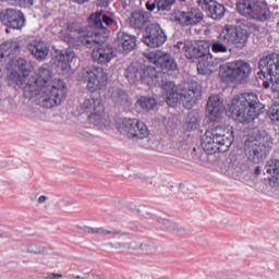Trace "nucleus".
<instances>
[{"mask_svg":"<svg viewBox=\"0 0 279 279\" xmlns=\"http://www.w3.org/2000/svg\"><path fill=\"white\" fill-rule=\"evenodd\" d=\"M19 72H12L9 77L20 88L24 89V96L28 99L37 97V104L43 108H53L65 101L68 86L62 80H53L49 69L39 68L35 73L32 62L19 59L15 63Z\"/></svg>","mask_w":279,"mask_h":279,"instance_id":"nucleus-1","label":"nucleus"},{"mask_svg":"<svg viewBox=\"0 0 279 279\" xmlns=\"http://www.w3.org/2000/svg\"><path fill=\"white\" fill-rule=\"evenodd\" d=\"M262 106L257 94L242 93L231 100L227 116L240 123H250L259 117Z\"/></svg>","mask_w":279,"mask_h":279,"instance_id":"nucleus-2","label":"nucleus"},{"mask_svg":"<svg viewBox=\"0 0 279 279\" xmlns=\"http://www.w3.org/2000/svg\"><path fill=\"white\" fill-rule=\"evenodd\" d=\"M162 95L170 107L182 102L186 108H191L202 97V86L197 82H190L179 94L178 87L172 82H168L162 86Z\"/></svg>","mask_w":279,"mask_h":279,"instance_id":"nucleus-3","label":"nucleus"},{"mask_svg":"<svg viewBox=\"0 0 279 279\" xmlns=\"http://www.w3.org/2000/svg\"><path fill=\"white\" fill-rule=\"evenodd\" d=\"M248 37L250 35L246 29L236 25L227 24L218 33V39H213L210 48L214 53H227L228 46L226 44L242 49L246 46Z\"/></svg>","mask_w":279,"mask_h":279,"instance_id":"nucleus-4","label":"nucleus"},{"mask_svg":"<svg viewBox=\"0 0 279 279\" xmlns=\"http://www.w3.org/2000/svg\"><path fill=\"white\" fill-rule=\"evenodd\" d=\"M232 143L230 141H204L201 144L204 150L201 147H194L191 155L196 163L207 166L211 162L213 155L228 153Z\"/></svg>","mask_w":279,"mask_h":279,"instance_id":"nucleus-5","label":"nucleus"},{"mask_svg":"<svg viewBox=\"0 0 279 279\" xmlns=\"http://www.w3.org/2000/svg\"><path fill=\"white\" fill-rule=\"evenodd\" d=\"M81 109L83 112L89 113V123L99 128H106L110 125L109 116L106 113V108L100 96L85 99L81 104Z\"/></svg>","mask_w":279,"mask_h":279,"instance_id":"nucleus-6","label":"nucleus"},{"mask_svg":"<svg viewBox=\"0 0 279 279\" xmlns=\"http://www.w3.org/2000/svg\"><path fill=\"white\" fill-rule=\"evenodd\" d=\"M258 68L260 73L258 77L263 81L262 86L265 89L270 87V83L272 85L279 84V54L271 53L258 62Z\"/></svg>","mask_w":279,"mask_h":279,"instance_id":"nucleus-7","label":"nucleus"},{"mask_svg":"<svg viewBox=\"0 0 279 279\" xmlns=\"http://www.w3.org/2000/svg\"><path fill=\"white\" fill-rule=\"evenodd\" d=\"M118 131L125 138H135L136 141H143L149 136V130L145 122L136 118L121 119L118 123Z\"/></svg>","mask_w":279,"mask_h":279,"instance_id":"nucleus-8","label":"nucleus"},{"mask_svg":"<svg viewBox=\"0 0 279 279\" xmlns=\"http://www.w3.org/2000/svg\"><path fill=\"white\" fill-rule=\"evenodd\" d=\"M178 48L183 50L186 59L193 62L207 58L210 54V41H179Z\"/></svg>","mask_w":279,"mask_h":279,"instance_id":"nucleus-9","label":"nucleus"},{"mask_svg":"<svg viewBox=\"0 0 279 279\" xmlns=\"http://www.w3.org/2000/svg\"><path fill=\"white\" fill-rule=\"evenodd\" d=\"M66 31L77 33L78 41L87 48H92L100 41L98 31L94 29L92 25L81 26L78 22H69L66 23Z\"/></svg>","mask_w":279,"mask_h":279,"instance_id":"nucleus-10","label":"nucleus"},{"mask_svg":"<svg viewBox=\"0 0 279 279\" xmlns=\"http://www.w3.org/2000/svg\"><path fill=\"white\" fill-rule=\"evenodd\" d=\"M88 23L90 24V27L93 28V31H96L97 33H99L98 35L99 41H96L95 45H100L101 43H105L108 39L110 34V31L106 26L113 25L114 20L109 15H106V14L102 15V12L98 11V12L92 13L88 16Z\"/></svg>","mask_w":279,"mask_h":279,"instance_id":"nucleus-11","label":"nucleus"},{"mask_svg":"<svg viewBox=\"0 0 279 279\" xmlns=\"http://www.w3.org/2000/svg\"><path fill=\"white\" fill-rule=\"evenodd\" d=\"M161 73L157 72L155 68L148 66L142 71H137L134 68H129L126 70V78L130 83L134 84L141 81L144 84L150 86H156L158 83V77Z\"/></svg>","mask_w":279,"mask_h":279,"instance_id":"nucleus-12","label":"nucleus"},{"mask_svg":"<svg viewBox=\"0 0 279 279\" xmlns=\"http://www.w3.org/2000/svg\"><path fill=\"white\" fill-rule=\"evenodd\" d=\"M87 89L92 93L105 88L108 84V73L102 68H94L83 73Z\"/></svg>","mask_w":279,"mask_h":279,"instance_id":"nucleus-13","label":"nucleus"},{"mask_svg":"<svg viewBox=\"0 0 279 279\" xmlns=\"http://www.w3.org/2000/svg\"><path fill=\"white\" fill-rule=\"evenodd\" d=\"M144 57L149 63H153L162 71L174 72L178 70L175 60L169 53L161 52V50H151L145 53Z\"/></svg>","mask_w":279,"mask_h":279,"instance_id":"nucleus-14","label":"nucleus"},{"mask_svg":"<svg viewBox=\"0 0 279 279\" xmlns=\"http://www.w3.org/2000/svg\"><path fill=\"white\" fill-rule=\"evenodd\" d=\"M270 151V146L263 144L262 142L255 143L254 141H245L244 142V154L247 157V160L259 165L264 161V158L267 157V155Z\"/></svg>","mask_w":279,"mask_h":279,"instance_id":"nucleus-15","label":"nucleus"},{"mask_svg":"<svg viewBox=\"0 0 279 279\" xmlns=\"http://www.w3.org/2000/svg\"><path fill=\"white\" fill-rule=\"evenodd\" d=\"M204 19V14L199 9L193 8L190 11H174L171 20L181 26H195Z\"/></svg>","mask_w":279,"mask_h":279,"instance_id":"nucleus-16","label":"nucleus"},{"mask_svg":"<svg viewBox=\"0 0 279 279\" xmlns=\"http://www.w3.org/2000/svg\"><path fill=\"white\" fill-rule=\"evenodd\" d=\"M1 22L13 29L21 31L25 26V15L21 10L9 8L0 13Z\"/></svg>","mask_w":279,"mask_h":279,"instance_id":"nucleus-17","label":"nucleus"},{"mask_svg":"<svg viewBox=\"0 0 279 279\" xmlns=\"http://www.w3.org/2000/svg\"><path fill=\"white\" fill-rule=\"evenodd\" d=\"M166 40L167 37L163 31L157 25L149 26L146 35L143 37V43L150 48H158L162 46Z\"/></svg>","mask_w":279,"mask_h":279,"instance_id":"nucleus-18","label":"nucleus"},{"mask_svg":"<svg viewBox=\"0 0 279 279\" xmlns=\"http://www.w3.org/2000/svg\"><path fill=\"white\" fill-rule=\"evenodd\" d=\"M197 5L201 10L208 12L213 20L219 21L225 16V5L216 0H197Z\"/></svg>","mask_w":279,"mask_h":279,"instance_id":"nucleus-19","label":"nucleus"},{"mask_svg":"<svg viewBox=\"0 0 279 279\" xmlns=\"http://www.w3.org/2000/svg\"><path fill=\"white\" fill-rule=\"evenodd\" d=\"M26 48L28 49V52H31V56L37 61H45L50 52L48 44L43 41V39H33V41H28Z\"/></svg>","mask_w":279,"mask_h":279,"instance_id":"nucleus-20","label":"nucleus"},{"mask_svg":"<svg viewBox=\"0 0 279 279\" xmlns=\"http://www.w3.org/2000/svg\"><path fill=\"white\" fill-rule=\"evenodd\" d=\"M114 50L111 46H98L92 52V59L98 64H108L114 59Z\"/></svg>","mask_w":279,"mask_h":279,"instance_id":"nucleus-21","label":"nucleus"},{"mask_svg":"<svg viewBox=\"0 0 279 279\" xmlns=\"http://www.w3.org/2000/svg\"><path fill=\"white\" fill-rule=\"evenodd\" d=\"M207 113L211 121H218L223 113V102L218 95L209 97L207 102Z\"/></svg>","mask_w":279,"mask_h":279,"instance_id":"nucleus-22","label":"nucleus"},{"mask_svg":"<svg viewBox=\"0 0 279 279\" xmlns=\"http://www.w3.org/2000/svg\"><path fill=\"white\" fill-rule=\"evenodd\" d=\"M75 58V53L73 50H59L57 52V66L60 69L62 74H66L71 71V63Z\"/></svg>","mask_w":279,"mask_h":279,"instance_id":"nucleus-23","label":"nucleus"},{"mask_svg":"<svg viewBox=\"0 0 279 279\" xmlns=\"http://www.w3.org/2000/svg\"><path fill=\"white\" fill-rule=\"evenodd\" d=\"M205 136L207 141H234V130L233 128H215L211 130H207Z\"/></svg>","mask_w":279,"mask_h":279,"instance_id":"nucleus-24","label":"nucleus"},{"mask_svg":"<svg viewBox=\"0 0 279 279\" xmlns=\"http://www.w3.org/2000/svg\"><path fill=\"white\" fill-rule=\"evenodd\" d=\"M117 40L118 47L122 51L131 52L136 48V37L134 35H129V33H118Z\"/></svg>","mask_w":279,"mask_h":279,"instance_id":"nucleus-25","label":"nucleus"},{"mask_svg":"<svg viewBox=\"0 0 279 279\" xmlns=\"http://www.w3.org/2000/svg\"><path fill=\"white\" fill-rule=\"evenodd\" d=\"M256 4V0H239L236 2V12L244 17L251 19Z\"/></svg>","mask_w":279,"mask_h":279,"instance_id":"nucleus-26","label":"nucleus"},{"mask_svg":"<svg viewBox=\"0 0 279 279\" xmlns=\"http://www.w3.org/2000/svg\"><path fill=\"white\" fill-rule=\"evenodd\" d=\"M148 22V14L144 11H135L129 17V23L133 28L143 29Z\"/></svg>","mask_w":279,"mask_h":279,"instance_id":"nucleus-27","label":"nucleus"},{"mask_svg":"<svg viewBox=\"0 0 279 279\" xmlns=\"http://www.w3.org/2000/svg\"><path fill=\"white\" fill-rule=\"evenodd\" d=\"M271 12L267 4H260L259 2L256 3L251 20H255L258 22H266L270 20Z\"/></svg>","mask_w":279,"mask_h":279,"instance_id":"nucleus-28","label":"nucleus"},{"mask_svg":"<svg viewBox=\"0 0 279 279\" xmlns=\"http://www.w3.org/2000/svg\"><path fill=\"white\" fill-rule=\"evenodd\" d=\"M231 63L233 65V71L235 73L236 80L246 78L252 73L251 65L245 61L236 60Z\"/></svg>","mask_w":279,"mask_h":279,"instance_id":"nucleus-29","label":"nucleus"},{"mask_svg":"<svg viewBox=\"0 0 279 279\" xmlns=\"http://www.w3.org/2000/svg\"><path fill=\"white\" fill-rule=\"evenodd\" d=\"M218 76H220V81H222L225 83H232V82L236 81V74L234 72V66H233L232 62H229V63L220 66Z\"/></svg>","mask_w":279,"mask_h":279,"instance_id":"nucleus-30","label":"nucleus"},{"mask_svg":"<svg viewBox=\"0 0 279 279\" xmlns=\"http://www.w3.org/2000/svg\"><path fill=\"white\" fill-rule=\"evenodd\" d=\"M111 99L118 106H123L124 108H130L132 106V99L123 90H116L111 95Z\"/></svg>","mask_w":279,"mask_h":279,"instance_id":"nucleus-31","label":"nucleus"},{"mask_svg":"<svg viewBox=\"0 0 279 279\" xmlns=\"http://www.w3.org/2000/svg\"><path fill=\"white\" fill-rule=\"evenodd\" d=\"M197 70L202 75H210L218 70V66L213 61L202 59L198 61Z\"/></svg>","mask_w":279,"mask_h":279,"instance_id":"nucleus-32","label":"nucleus"},{"mask_svg":"<svg viewBox=\"0 0 279 279\" xmlns=\"http://www.w3.org/2000/svg\"><path fill=\"white\" fill-rule=\"evenodd\" d=\"M20 48L17 41H4L0 46V60L10 57Z\"/></svg>","mask_w":279,"mask_h":279,"instance_id":"nucleus-33","label":"nucleus"},{"mask_svg":"<svg viewBox=\"0 0 279 279\" xmlns=\"http://www.w3.org/2000/svg\"><path fill=\"white\" fill-rule=\"evenodd\" d=\"M136 106H138L142 110L149 111L157 106V101L155 98L142 96L136 101Z\"/></svg>","mask_w":279,"mask_h":279,"instance_id":"nucleus-34","label":"nucleus"},{"mask_svg":"<svg viewBox=\"0 0 279 279\" xmlns=\"http://www.w3.org/2000/svg\"><path fill=\"white\" fill-rule=\"evenodd\" d=\"M265 171L274 180H278L279 179V161L274 159L268 160L265 166Z\"/></svg>","mask_w":279,"mask_h":279,"instance_id":"nucleus-35","label":"nucleus"},{"mask_svg":"<svg viewBox=\"0 0 279 279\" xmlns=\"http://www.w3.org/2000/svg\"><path fill=\"white\" fill-rule=\"evenodd\" d=\"M158 11H168L172 5H174V0H155Z\"/></svg>","mask_w":279,"mask_h":279,"instance_id":"nucleus-36","label":"nucleus"},{"mask_svg":"<svg viewBox=\"0 0 279 279\" xmlns=\"http://www.w3.org/2000/svg\"><path fill=\"white\" fill-rule=\"evenodd\" d=\"M199 125V119L194 113H190L187 118V130H196Z\"/></svg>","mask_w":279,"mask_h":279,"instance_id":"nucleus-37","label":"nucleus"},{"mask_svg":"<svg viewBox=\"0 0 279 279\" xmlns=\"http://www.w3.org/2000/svg\"><path fill=\"white\" fill-rule=\"evenodd\" d=\"M271 121H279V104H274L267 111Z\"/></svg>","mask_w":279,"mask_h":279,"instance_id":"nucleus-38","label":"nucleus"},{"mask_svg":"<svg viewBox=\"0 0 279 279\" xmlns=\"http://www.w3.org/2000/svg\"><path fill=\"white\" fill-rule=\"evenodd\" d=\"M15 2L22 9H28L34 5V0H15Z\"/></svg>","mask_w":279,"mask_h":279,"instance_id":"nucleus-39","label":"nucleus"},{"mask_svg":"<svg viewBox=\"0 0 279 279\" xmlns=\"http://www.w3.org/2000/svg\"><path fill=\"white\" fill-rule=\"evenodd\" d=\"M96 234H102V235H108V234H114V235H120V231H107L104 227L96 228Z\"/></svg>","mask_w":279,"mask_h":279,"instance_id":"nucleus-40","label":"nucleus"},{"mask_svg":"<svg viewBox=\"0 0 279 279\" xmlns=\"http://www.w3.org/2000/svg\"><path fill=\"white\" fill-rule=\"evenodd\" d=\"M63 41L69 44L70 46H75L76 44L75 37H72L70 33H68L66 35H63Z\"/></svg>","mask_w":279,"mask_h":279,"instance_id":"nucleus-41","label":"nucleus"},{"mask_svg":"<svg viewBox=\"0 0 279 279\" xmlns=\"http://www.w3.org/2000/svg\"><path fill=\"white\" fill-rule=\"evenodd\" d=\"M156 4L155 2H151L150 0H148L145 4L146 9L148 12H153L156 9Z\"/></svg>","mask_w":279,"mask_h":279,"instance_id":"nucleus-42","label":"nucleus"},{"mask_svg":"<svg viewBox=\"0 0 279 279\" xmlns=\"http://www.w3.org/2000/svg\"><path fill=\"white\" fill-rule=\"evenodd\" d=\"M82 230L86 233H89V234H96V231H97V228H93V227H83Z\"/></svg>","mask_w":279,"mask_h":279,"instance_id":"nucleus-43","label":"nucleus"},{"mask_svg":"<svg viewBox=\"0 0 279 279\" xmlns=\"http://www.w3.org/2000/svg\"><path fill=\"white\" fill-rule=\"evenodd\" d=\"M61 278H63L62 274H50L47 277V279H61Z\"/></svg>","mask_w":279,"mask_h":279,"instance_id":"nucleus-44","label":"nucleus"},{"mask_svg":"<svg viewBox=\"0 0 279 279\" xmlns=\"http://www.w3.org/2000/svg\"><path fill=\"white\" fill-rule=\"evenodd\" d=\"M272 93L277 94V97L279 98V84L271 85Z\"/></svg>","mask_w":279,"mask_h":279,"instance_id":"nucleus-45","label":"nucleus"},{"mask_svg":"<svg viewBox=\"0 0 279 279\" xmlns=\"http://www.w3.org/2000/svg\"><path fill=\"white\" fill-rule=\"evenodd\" d=\"M98 5L101 8H106L109 5V2H108V0H99Z\"/></svg>","mask_w":279,"mask_h":279,"instance_id":"nucleus-46","label":"nucleus"},{"mask_svg":"<svg viewBox=\"0 0 279 279\" xmlns=\"http://www.w3.org/2000/svg\"><path fill=\"white\" fill-rule=\"evenodd\" d=\"M72 2L76 3V4H80V5H83L85 3H88L89 0H72Z\"/></svg>","mask_w":279,"mask_h":279,"instance_id":"nucleus-47","label":"nucleus"},{"mask_svg":"<svg viewBox=\"0 0 279 279\" xmlns=\"http://www.w3.org/2000/svg\"><path fill=\"white\" fill-rule=\"evenodd\" d=\"M47 199H48V197H47V196H45V195H40V196H39V199H38V203H39V204H44V203H46V202H47Z\"/></svg>","mask_w":279,"mask_h":279,"instance_id":"nucleus-48","label":"nucleus"},{"mask_svg":"<svg viewBox=\"0 0 279 279\" xmlns=\"http://www.w3.org/2000/svg\"><path fill=\"white\" fill-rule=\"evenodd\" d=\"M254 173L255 175H260L262 174L260 167H256Z\"/></svg>","mask_w":279,"mask_h":279,"instance_id":"nucleus-49","label":"nucleus"},{"mask_svg":"<svg viewBox=\"0 0 279 279\" xmlns=\"http://www.w3.org/2000/svg\"><path fill=\"white\" fill-rule=\"evenodd\" d=\"M151 145H153L154 147H158V145H161V142L153 141V142H151Z\"/></svg>","mask_w":279,"mask_h":279,"instance_id":"nucleus-50","label":"nucleus"},{"mask_svg":"<svg viewBox=\"0 0 279 279\" xmlns=\"http://www.w3.org/2000/svg\"><path fill=\"white\" fill-rule=\"evenodd\" d=\"M178 0H174V4H175V2H177ZM180 2H185V0H179Z\"/></svg>","mask_w":279,"mask_h":279,"instance_id":"nucleus-51","label":"nucleus"}]
</instances>
